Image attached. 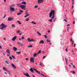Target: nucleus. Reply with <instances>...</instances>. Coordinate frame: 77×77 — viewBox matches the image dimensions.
Here are the masks:
<instances>
[{"label":"nucleus","instance_id":"nucleus-62","mask_svg":"<svg viewBox=\"0 0 77 77\" xmlns=\"http://www.w3.org/2000/svg\"><path fill=\"white\" fill-rule=\"evenodd\" d=\"M73 24H75V21H73Z\"/></svg>","mask_w":77,"mask_h":77},{"label":"nucleus","instance_id":"nucleus-41","mask_svg":"<svg viewBox=\"0 0 77 77\" xmlns=\"http://www.w3.org/2000/svg\"><path fill=\"white\" fill-rule=\"evenodd\" d=\"M45 38H47V35H45Z\"/></svg>","mask_w":77,"mask_h":77},{"label":"nucleus","instance_id":"nucleus-1","mask_svg":"<svg viewBox=\"0 0 77 77\" xmlns=\"http://www.w3.org/2000/svg\"><path fill=\"white\" fill-rule=\"evenodd\" d=\"M55 11L54 10H51L49 13V17H51L52 19H54L55 17Z\"/></svg>","mask_w":77,"mask_h":77},{"label":"nucleus","instance_id":"nucleus-3","mask_svg":"<svg viewBox=\"0 0 77 77\" xmlns=\"http://www.w3.org/2000/svg\"><path fill=\"white\" fill-rule=\"evenodd\" d=\"M30 61L31 62H33L34 63L35 62V59L33 57H31L30 59Z\"/></svg>","mask_w":77,"mask_h":77},{"label":"nucleus","instance_id":"nucleus-19","mask_svg":"<svg viewBox=\"0 0 77 77\" xmlns=\"http://www.w3.org/2000/svg\"><path fill=\"white\" fill-rule=\"evenodd\" d=\"M21 51H19L17 52L16 53V54H21Z\"/></svg>","mask_w":77,"mask_h":77},{"label":"nucleus","instance_id":"nucleus-11","mask_svg":"<svg viewBox=\"0 0 77 77\" xmlns=\"http://www.w3.org/2000/svg\"><path fill=\"white\" fill-rule=\"evenodd\" d=\"M13 50H14L15 51H17V48L16 47H13Z\"/></svg>","mask_w":77,"mask_h":77},{"label":"nucleus","instance_id":"nucleus-21","mask_svg":"<svg viewBox=\"0 0 77 77\" xmlns=\"http://www.w3.org/2000/svg\"><path fill=\"white\" fill-rule=\"evenodd\" d=\"M32 24H36V22H34V21H32L31 22Z\"/></svg>","mask_w":77,"mask_h":77},{"label":"nucleus","instance_id":"nucleus-57","mask_svg":"<svg viewBox=\"0 0 77 77\" xmlns=\"http://www.w3.org/2000/svg\"><path fill=\"white\" fill-rule=\"evenodd\" d=\"M73 68H75V66H74V65H73Z\"/></svg>","mask_w":77,"mask_h":77},{"label":"nucleus","instance_id":"nucleus-58","mask_svg":"<svg viewBox=\"0 0 77 77\" xmlns=\"http://www.w3.org/2000/svg\"><path fill=\"white\" fill-rule=\"evenodd\" d=\"M45 57V56H44V57H43V59H44V58H45V57Z\"/></svg>","mask_w":77,"mask_h":77},{"label":"nucleus","instance_id":"nucleus-25","mask_svg":"<svg viewBox=\"0 0 77 77\" xmlns=\"http://www.w3.org/2000/svg\"><path fill=\"white\" fill-rule=\"evenodd\" d=\"M38 54L35 53L34 54L33 57H35V56H36V55H38Z\"/></svg>","mask_w":77,"mask_h":77},{"label":"nucleus","instance_id":"nucleus-2","mask_svg":"<svg viewBox=\"0 0 77 77\" xmlns=\"http://www.w3.org/2000/svg\"><path fill=\"white\" fill-rule=\"evenodd\" d=\"M0 29L1 30H3V29H5L7 27V25H5V24L3 23H2L0 25Z\"/></svg>","mask_w":77,"mask_h":77},{"label":"nucleus","instance_id":"nucleus-61","mask_svg":"<svg viewBox=\"0 0 77 77\" xmlns=\"http://www.w3.org/2000/svg\"><path fill=\"white\" fill-rule=\"evenodd\" d=\"M2 47L0 45V48H2Z\"/></svg>","mask_w":77,"mask_h":77},{"label":"nucleus","instance_id":"nucleus-13","mask_svg":"<svg viewBox=\"0 0 77 77\" xmlns=\"http://www.w3.org/2000/svg\"><path fill=\"white\" fill-rule=\"evenodd\" d=\"M16 38H17V36H15L12 39V41H15Z\"/></svg>","mask_w":77,"mask_h":77},{"label":"nucleus","instance_id":"nucleus-24","mask_svg":"<svg viewBox=\"0 0 77 77\" xmlns=\"http://www.w3.org/2000/svg\"><path fill=\"white\" fill-rule=\"evenodd\" d=\"M20 13H23V10H20V9H19Z\"/></svg>","mask_w":77,"mask_h":77},{"label":"nucleus","instance_id":"nucleus-29","mask_svg":"<svg viewBox=\"0 0 77 77\" xmlns=\"http://www.w3.org/2000/svg\"><path fill=\"white\" fill-rule=\"evenodd\" d=\"M40 74H41V75H42L44 77H47L46 76L44 75V74H42V73H40Z\"/></svg>","mask_w":77,"mask_h":77},{"label":"nucleus","instance_id":"nucleus-64","mask_svg":"<svg viewBox=\"0 0 77 77\" xmlns=\"http://www.w3.org/2000/svg\"><path fill=\"white\" fill-rule=\"evenodd\" d=\"M72 12H72V14H73V12H74V11H73Z\"/></svg>","mask_w":77,"mask_h":77},{"label":"nucleus","instance_id":"nucleus-15","mask_svg":"<svg viewBox=\"0 0 77 77\" xmlns=\"http://www.w3.org/2000/svg\"><path fill=\"white\" fill-rule=\"evenodd\" d=\"M17 6H18V7H20V8L21 7V5L20 3L17 4Z\"/></svg>","mask_w":77,"mask_h":77},{"label":"nucleus","instance_id":"nucleus-59","mask_svg":"<svg viewBox=\"0 0 77 77\" xmlns=\"http://www.w3.org/2000/svg\"><path fill=\"white\" fill-rule=\"evenodd\" d=\"M2 69H0V72H2Z\"/></svg>","mask_w":77,"mask_h":77},{"label":"nucleus","instance_id":"nucleus-18","mask_svg":"<svg viewBox=\"0 0 77 77\" xmlns=\"http://www.w3.org/2000/svg\"><path fill=\"white\" fill-rule=\"evenodd\" d=\"M15 6V5H11L9 6V7H10L11 8H12V7H14Z\"/></svg>","mask_w":77,"mask_h":77},{"label":"nucleus","instance_id":"nucleus-20","mask_svg":"<svg viewBox=\"0 0 77 77\" xmlns=\"http://www.w3.org/2000/svg\"><path fill=\"white\" fill-rule=\"evenodd\" d=\"M29 14H27L26 15V16L24 17V18H26V17H29Z\"/></svg>","mask_w":77,"mask_h":77},{"label":"nucleus","instance_id":"nucleus-40","mask_svg":"<svg viewBox=\"0 0 77 77\" xmlns=\"http://www.w3.org/2000/svg\"><path fill=\"white\" fill-rule=\"evenodd\" d=\"M6 18V14L4 15V17H3V18Z\"/></svg>","mask_w":77,"mask_h":77},{"label":"nucleus","instance_id":"nucleus-63","mask_svg":"<svg viewBox=\"0 0 77 77\" xmlns=\"http://www.w3.org/2000/svg\"><path fill=\"white\" fill-rule=\"evenodd\" d=\"M32 75L33 77H35V76H34V75Z\"/></svg>","mask_w":77,"mask_h":77},{"label":"nucleus","instance_id":"nucleus-47","mask_svg":"<svg viewBox=\"0 0 77 77\" xmlns=\"http://www.w3.org/2000/svg\"><path fill=\"white\" fill-rule=\"evenodd\" d=\"M25 60H29V59H28L27 58H25Z\"/></svg>","mask_w":77,"mask_h":77},{"label":"nucleus","instance_id":"nucleus-44","mask_svg":"<svg viewBox=\"0 0 77 77\" xmlns=\"http://www.w3.org/2000/svg\"><path fill=\"white\" fill-rule=\"evenodd\" d=\"M66 62L67 64H68V63H68V61H67L66 59Z\"/></svg>","mask_w":77,"mask_h":77},{"label":"nucleus","instance_id":"nucleus-28","mask_svg":"<svg viewBox=\"0 0 77 77\" xmlns=\"http://www.w3.org/2000/svg\"><path fill=\"white\" fill-rule=\"evenodd\" d=\"M11 57H13V59H16V58L15 57H14V56L12 55Z\"/></svg>","mask_w":77,"mask_h":77},{"label":"nucleus","instance_id":"nucleus-8","mask_svg":"<svg viewBox=\"0 0 77 77\" xmlns=\"http://www.w3.org/2000/svg\"><path fill=\"white\" fill-rule=\"evenodd\" d=\"M14 20V18L12 17H10L8 18V21H12Z\"/></svg>","mask_w":77,"mask_h":77},{"label":"nucleus","instance_id":"nucleus-53","mask_svg":"<svg viewBox=\"0 0 77 77\" xmlns=\"http://www.w3.org/2000/svg\"><path fill=\"white\" fill-rule=\"evenodd\" d=\"M75 45H76V44H74V46L75 47Z\"/></svg>","mask_w":77,"mask_h":77},{"label":"nucleus","instance_id":"nucleus-37","mask_svg":"<svg viewBox=\"0 0 77 77\" xmlns=\"http://www.w3.org/2000/svg\"><path fill=\"white\" fill-rule=\"evenodd\" d=\"M41 53V50H39L38 52V53L39 54Z\"/></svg>","mask_w":77,"mask_h":77},{"label":"nucleus","instance_id":"nucleus-60","mask_svg":"<svg viewBox=\"0 0 77 77\" xmlns=\"http://www.w3.org/2000/svg\"><path fill=\"white\" fill-rule=\"evenodd\" d=\"M8 74H10V75H11V73L10 72H8Z\"/></svg>","mask_w":77,"mask_h":77},{"label":"nucleus","instance_id":"nucleus-10","mask_svg":"<svg viewBox=\"0 0 77 77\" xmlns=\"http://www.w3.org/2000/svg\"><path fill=\"white\" fill-rule=\"evenodd\" d=\"M11 66L12 67H13V68H14V69H16V68H17V67H16L15 65L13 63L11 64Z\"/></svg>","mask_w":77,"mask_h":77},{"label":"nucleus","instance_id":"nucleus-14","mask_svg":"<svg viewBox=\"0 0 77 77\" xmlns=\"http://www.w3.org/2000/svg\"><path fill=\"white\" fill-rule=\"evenodd\" d=\"M30 71L31 72H32V73H34V71L33 70L32 68H31L30 69Z\"/></svg>","mask_w":77,"mask_h":77},{"label":"nucleus","instance_id":"nucleus-12","mask_svg":"<svg viewBox=\"0 0 77 77\" xmlns=\"http://www.w3.org/2000/svg\"><path fill=\"white\" fill-rule=\"evenodd\" d=\"M6 52L7 54H10V51H9V49H8L6 50Z\"/></svg>","mask_w":77,"mask_h":77},{"label":"nucleus","instance_id":"nucleus-9","mask_svg":"<svg viewBox=\"0 0 77 77\" xmlns=\"http://www.w3.org/2000/svg\"><path fill=\"white\" fill-rule=\"evenodd\" d=\"M28 40L29 42H31V41H35V40H34L33 39H30V38H28Z\"/></svg>","mask_w":77,"mask_h":77},{"label":"nucleus","instance_id":"nucleus-48","mask_svg":"<svg viewBox=\"0 0 77 77\" xmlns=\"http://www.w3.org/2000/svg\"><path fill=\"white\" fill-rule=\"evenodd\" d=\"M17 44H18L20 45V44H21V43H20V42H18L17 43Z\"/></svg>","mask_w":77,"mask_h":77},{"label":"nucleus","instance_id":"nucleus-32","mask_svg":"<svg viewBox=\"0 0 77 77\" xmlns=\"http://www.w3.org/2000/svg\"><path fill=\"white\" fill-rule=\"evenodd\" d=\"M17 23L19 24H21V23L20 21H17Z\"/></svg>","mask_w":77,"mask_h":77},{"label":"nucleus","instance_id":"nucleus-43","mask_svg":"<svg viewBox=\"0 0 77 77\" xmlns=\"http://www.w3.org/2000/svg\"><path fill=\"white\" fill-rule=\"evenodd\" d=\"M72 72L73 73V74H75V71H74Z\"/></svg>","mask_w":77,"mask_h":77},{"label":"nucleus","instance_id":"nucleus-30","mask_svg":"<svg viewBox=\"0 0 77 77\" xmlns=\"http://www.w3.org/2000/svg\"><path fill=\"white\" fill-rule=\"evenodd\" d=\"M37 33L39 36H41V33L39 32H37Z\"/></svg>","mask_w":77,"mask_h":77},{"label":"nucleus","instance_id":"nucleus-36","mask_svg":"<svg viewBox=\"0 0 77 77\" xmlns=\"http://www.w3.org/2000/svg\"><path fill=\"white\" fill-rule=\"evenodd\" d=\"M21 13H17V15H21Z\"/></svg>","mask_w":77,"mask_h":77},{"label":"nucleus","instance_id":"nucleus-6","mask_svg":"<svg viewBox=\"0 0 77 77\" xmlns=\"http://www.w3.org/2000/svg\"><path fill=\"white\" fill-rule=\"evenodd\" d=\"M38 3L41 4V3H42L44 2V1L43 0H38Z\"/></svg>","mask_w":77,"mask_h":77},{"label":"nucleus","instance_id":"nucleus-33","mask_svg":"<svg viewBox=\"0 0 77 77\" xmlns=\"http://www.w3.org/2000/svg\"><path fill=\"white\" fill-rule=\"evenodd\" d=\"M32 47H33V46H32V45H30V46H28V47L29 48L30 47H31V48H32Z\"/></svg>","mask_w":77,"mask_h":77},{"label":"nucleus","instance_id":"nucleus-51","mask_svg":"<svg viewBox=\"0 0 77 77\" xmlns=\"http://www.w3.org/2000/svg\"><path fill=\"white\" fill-rule=\"evenodd\" d=\"M70 26V25L68 24L67 25V27H68L69 26Z\"/></svg>","mask_w":77,"mask_h":77},{"label":"nucleus","instance_id":"nucleus-26","mask_svg":"<svg viewBox=\"0 0 77 77\" xmlns=\"http://www.w3.org/2000/svg\"><path fill=\"white\" fill-rule=\"evenodd\" d=\"M53 19H51L49 20L48 21H49L50 22H51L52 21H53Z\"/></svg>","mask_w":77,"mask_h":77},{"label":"nucleus","instance_id":"nucleus-45","mask_svg":"<svg viewBox=\"0 0 77 77\" xmlns=\"http://www.w3.org/2000/svg\"><path fill=\"white\" fill-rule=\"evenodd\" d=\"M21 39H24V37H22L21 38Z\"/></svg>","mask_w":77,"mask_h":77},{"label":"nucleus","instance_id":"nucleus-49","mask_svg":"<svg viewBox=\"0 0 77 77\" xmlns=\"http://www.w3.org/2000/svg\"><path fill=\"white\" fill-rule=\"evenodd\" d=\"M66 51H68V49L67 48H66Z\"/></svg>","mask_w":77,"mask_h":77},{"label":"nucleus","instance_id":"nucleus-4","mask_svg":"<svg viewBox=\"0 0 77 77\" xmlns=\"http://www.w3.org/2000/svg\"><path fill=\"white\" fill-rule=\"evenodd\" d=\"M26 6V5H21L20 8H21L22 9H25Z\"/></svg>","mask_w":77,"mask_h":77},{"label":"nucleus","instance_id":"nucleus-27","mask_svg":"<svg viewBox=\"0 0 77 77\" xmlns=\"http://www.w3.org/2000/svg\"><path fill=\"white\" fill-rule=\"evenodd\" d=\"M5 63H7V64H9V61H5Z\"/></svg>","mask_w":77,"mask_h":77},{"label":"nucleus","instance_id":"nucleus-38","mask_svg":"<svg viewBox=\"0 0 77 77\" xmlns=\"http://www.w3.org/2000/svg\"><path fill=\"white\" fill-rule=\"evenodd\" d=\"M38 6L37 5H35L34 6V8H38Z\"/></svg>","mask_w":77,"mask_h":77},{"label":"nucleus","instance_id":"nucleus-31","mask_svg":"<svg viewBox=\"0 0 77 77\" xmlns=\"http://www.w3.org/2000/svg\"><path fill=\"white\" fill-rule=\"evenodd\" d=\"M46 41L48 42H51V40H49L48 39Z\"/></svg>","mask_w":77,"mask_h":77},{"label":"nucleus","instance_id":"nucleus-34","mask_svg":"<svg viewBox=\"0 0 77 77\" xmlns=\"http://www.w3.org/2000/svg\"><path fill=\"white\" fill-rule=\"evenodd\" d=\"M9 58L11 60H12V58L11 57H9Z\"/></svg>","mask_w":77,"mask_h":77},{"label":"nucleus","instance_id":"nucleus-39","mask_svg":"<svg viewBox=\"0 0 77 77\" xmlns=\"http://www.w3.org/2000/svg\"><path fill=\"white\" fill-rule=\"evenodd\" d=\"M29 20V18L27 19L26 20V21H28Z\"/></svg>","mask_w":77,"mask_h":77},{"label":"nucleus","instance_id":"nucleus-7","mask_svg":"<svg viewBox=\"0 0 77 77\" xmlns=\"http://www.w3.org/2000/svg\"><path fill=\"white\" fill-rule=\"evenodd\" d=\"M33 69L34 70V71H35L37 73H38V74H40V72L39 71H38L35 68H33Z\"/></svg>","mask_w":77,"mask_h":77},{"label":"nucleus","instance_id":"nucleus-54","mask_svg":"<svg viewBox=\"0 0 77 77\" xmlns=\"http://www.w3.org/2000/svg\"><path fill=\"white\" fill-rule=\"evenodd\" d=\"M5 3H6V0H3Z\"/></svg>","mask_w":77,"mask_h":77},{"label":"nucleus","instance_id":"nucleus-52","mask_svg":"<svg viewBox=\"0 0 77 77\" xmlns=\"http://www.w3.org/2000/svg\"><path fill=\"white\" fill-rule=\"evenodd\" d=\"M63 21H66V22H67V20H64Z\"/></svg>","mask_w":77,"mask_h":77},{"label":"nucleus","instance_id":"nucleus-46","mask_svg":"<svg viewBox=\"0 0 77 77\" xmlns=\"http://www.w3.org/2000/svg\"><path fill=\"white\" fill-rule=\"evenodd\" d=\"M72 45H73V44H74V41H72Z\"/></svg>","mask_w":77,"mask_h":77},{"label":"nucleus","instance_id":"nucleus-35","mask_svg":"<svg viewBox=\"0 0 77 77\" xmlns=\"http://www.w3.org/2000/svg\"><path fill=\"white\" fill-rule=\"evenodd\" d=\"M20 32V30H18L17 31V33H19Z\"/></svg>","mask_w":77,"mask_h":77},{"label":"nucleus","instance_id":"nucleus-55","mask_svg":"<svg viewBox=\"0 0 77 77\" xmlns=\"http://www.w3.org/2000/svg\"><path fill=\"white\" fill-rule=\"evenodd\" d=\"M3 39H4V40H5V41H6V38H3Z\"/></svg>","mask_w":77,"mask_h":77},{"label":"nucleus","instance_id":"nucleus-50","mask_svg":"<svg viewBox=\"0 0 77 77\" xmlns=\"http://www.w3.org/2000/svg\"><path fill=\"white\" fill-rule=\"evenodd\" d=\"M40 63V65H42V63L41 62Z\"/></svg>","mask_w":77,"mask_h":77},{"label":"nucleus","instance_id":"nucleus-5","mask_svg":"<svg viewBox=\"0 0 77 77\" xmlns=\"http://www.w3.org/2000/svg\"><path fill=\"white\" fill-rule=\"evenodd\" d=\"M10 11L11 12H14L15 11V8H14L10 7Z\"/></svg>","mask_w":77,"mask_h":77},{"label":"nucleus","instance_id":"nucleus-23","mask_svg":"<svg viewBox=\"0 0 77 77\" xmlns=\"http://www.w3.org/2000/svg\"><path fill=\"white\" fill-rule=\"evenodd\" d=\"M40 43H42V44H44V42L43 40H42L40 42Z\"/></svg>","mask_w":77,"mask_h":77},{"label":"nucleus","instance_id":"nucleus-42","mask_svg":"<svg viewBox=\"0 0 77 77\" xmlns=\"http://www.w3.org/2000/svg\"><path fill=\"white\" fill-rule=\"evenodd\" d=\"M57 19V18H55L54 20V21H55Z\"/></svg>","mask_w":77,"mask_h":77},{"label":"nucleus","instance_id":"nucleus-17","mask_svg":"<svg viewBox=\"0 0 77 77\" xmlns=\"http://www.w3.org/2000/svg\"><path fill=\"white\" fill-rule=\"evenodd\" d=\"M2 68L3 69H4V70H5V71H7V70H8V69L6 68V67H2Z\"/></svg>","mask_w":77,"mask_h":77},{"label":"nucleus","instance_id":"nucleus-56","mask_svg":"<svg viewBox=\"0 0 77 77\" xmlns=\"http://www.w3.org/2000/svg\"><path fill=\"white\" fill-rule=\"evenodd\" d=\"M70 40V41H71V42L73 41H72V38H71Z\"/></svg>","mask_w":77,"mask_h":77},{"label":"nucleus","instance_id":"nucleus-22","mask_svg":"<svg viewBox=\"0 0 77 77\" xmlns=\"http://www.w3.org/2000/svg\"><path fill=\"white\" fill-rule=\"evenodd\" d=\"M11 26L12 27H14V28H15V25L13 24L11 25Z\"/></svg>","mask_w":77,"mask_h":77},{"label":"nucleus","instance_id":"nucleus-16","mask_svg":"<svg viewBox=\"0 0 77 77\" xmlns=\"http://www.w3.org/2000/svg\"><path fill=\"white\" fill-rule=\"evenodd\" d=\"M22 4H23V5H27V3L25 1H23L21 2Z\"/></svg>","mask_w":77,"mask_h":77}]
</instances>
